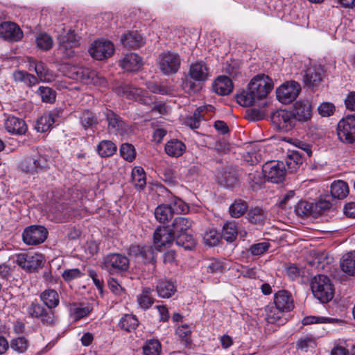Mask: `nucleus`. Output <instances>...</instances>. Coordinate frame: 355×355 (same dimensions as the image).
<instances>
[{"instance_id":"18","label":"nucleus","mask_w":355,"mask_h":355,"mask_svg":"<svg viewBox=\"0 0 355 355\" xmlns=\"http://www.w3.org/2000/svg\"><path fill=\"white\" fill-rule=\"evenodd\" d=\"M114 44L109 41H95L89 49L92 58L98 60H103L110 57L114 53Z\"/></svg>"},{"instance_id":"35","label":"nucleus","mask_w":355,"mask_h":355,"mask_svg":"<svg viewBox=\"0 0 355 355\" xmlns=\"http://www.w3.org/2000/svg\"><path fill=\"white\" fill-rule=\"evenodd\" d=\"M340 268L347 275L355 277V251L343 256L340 260Z\"/></svg>"},{"instance_id":"62","label":"nucleus","mask_w":355,"mask_h":355,"mask_svg":"<svg viewBox=\"0 0 355 355\" xmlns=\"http://www.w3.org/2000/svg\"><path fill=\"white\" fill-rule=\"evenodd\" d=\"M119 93L128 98H134L141 94V90L129 85H124L119 89Z\"/></svg>"},{"instance_id":"59","label":"nucleus","mask_w":355,"mask_h":355,"mask_svg":"<svg viewBox=\"0 0 355 355\" xmlns=\"http://www.w3.org/2000/svg\"><path fill=\"white\" fill-rule=\"evenodd\" d=\"M155 246L144 245L141 253V260L144 263H154L155 261Z\"/></svg>"},{"instance_id":"57","label":"nucleus","mask_w":355,"mask_h":355,"mask_svg":"<svg viewBox=\"0 0 355 355\" xmlns=\"http://www.w3.org/2000/svg\"><path fill=\"white\" fill-rule=\"evenodd\" d=\"M313 205L306 201H300L295 207V211L300 216L312 215Z\"/></svg>"},{"instance_id":"28","label":"nucleus","mask_w":355,"mask_h":355,"mask_svg":"<svg viewBox=\"0 0 355 355\" xmlns=\"http://www.w3.org/2000/svg\"><path fill=\"white\" fill-rule=\"evenodd\" d=\"M93 310V306L89 303H73L70 304L71 317L75 320H79L87 316Z\"/></svg>"},{"instance_id":"21","label":"nucleus","mask_w":355,"mask_h":355,"mask_svg":"<svg viewBox=\"0 0 355 355\" xmlns=\"http://www.w3.org/2000/svg\"><path fill=\"white\" fill-rule=\"evenodd\" d=\"M273 301L274 304L286 313L291 311L295 307L292 294L286 290L277 291L274 295Z\"/></svg>"},{"instance_id":"14","label":"nucleus","mask_w":355,"mask_h":355,"mask_svg":"<svg viewBox=\"0 0 355 355\" xmlns=\"http://www.w3.org/2000/svg\"><path fill=\"white\" fill-rule=\"evenodd\" d=\"M272 123L279 130L287 132L293 129L296 123L291 110H279L271 114Z\"/></svg>"},{"instance_id":"19","label":"nucleus","mask_w":355,"mask_h":355,"mask_svg":"<svg viewBox=\"0 0 355 355\" xmlns=\"http://www.w3.org/2000/svg\"><path fill=\"white\" fill-rule=\"evenodd\" d=\"M23 35V31L16 23L4 21L0 24V37L4 40L18 42L22 39Z\"/></svg>"},{"instance_id":"64","label":"nucleus","mask_w":355,"mask_h":355,"mask_svg":"<svg viewBox=\"0 0 355 355\" xmlns=\"http://www.w3.org/2000/svg\"><path fill=\"white\" fill-rule=\"evenodd\" d=\"M220 236L215 230H209L203 236L205 243L209 246L216 245L219 241Z\"/></svg>"},{"instance_id":"41","label":"nucleus","mask_w":355,"mask_h":355,"mask_svg":"<svg viewBox=\"0 0 355 355\" xmlns=\"http://www.w3.org/2000/svg\"><path fill=\"white\" fill-rule=\"evenodd\" d=\"M118 325L121 329L130 332L136 329L139 325V321L135 315L126 314L121 318Z\"/></svg>"},{"instance_id":"61","label":"nucleus","mask_w":355,"mask_h":355,"mask_svg":"<svg viewBox=\"0 0 355 355\" xmlns=\"http://www.w3.org/2000/svg\"><path fill=\"white\" fill-rule=\"evenodd\" d=\"M270 248L268 242H261L253 244L249 247L248 252L252 256H261Z\"/></svg>"},{"instance_id":"63","label":"nucleus","mask_w":355,"mask_h":355,"mask_svg":"<svg viewBox=\"0 0 355 355\" xmlns=\"http://www.w3.org/2000/svg\"><path fill=\"white\" fill-rule=\"evenodd\" d=\"M318 112L322 117H329L334 114L336 107L332 103L323 102L318 107Z\"/></svg>"},{"instance_id":"51","label":"nucleus","mask_w":355,"mask_h":355,"mask_svg":"<svg viewBox=\"0 0 355 355\" xmlns=\"http://www.w3.org/2000/svg\"><path fill=\"white\" fill-rule=\"evenodd\" d=\"M266 217L264 210L258 207L250 209L248 212V219L253 224H262Z\"/></svg>"},{"instance_id":"5","label":"nucleus","mask_w":355,"mask_h":355,"mask_svg":"<svg viewBox=\"0 0 355 355\" xmlns=\"http://www.w3.org/2000/svg\"><path fill=\"white\" fill-rule=\"evenodd\" d=\"M26 312L30 318L39 320L43 324L52 325L55 322L54 311L49 309L37 300L31 302L27 307Z\"/></svg>"},{"instance_id":"55","label":"nucleus","mask_w":355,"mask_h":355,"mask_svg":"<svg viewBox=\"0 0 355 355\" xmlns=\"http://www.w3.org/2000/svg\"><path fill=\"white\" fill-rule=\"evenodd\" d=\"M297 348L306 352L309 349L314 348L316 346L315 339L312 336H303L296 343Z\"/></svg>"},{"instance_id":"38","label":"nucleus","mask_w":355,"mask_h":355,"mask_svg":"<svg viewBox=\"0 0 355 355\" xmlns=\"http://www.w3.org/2000/svg\"><path fill=\"white\" fill-rule=\"evenodd\" d=\"M152 290L146 287L142 289L141 293L137 295L139 306L144 310L148 309L154 303L155 300L151 295Z\"/></svg>"},{"instance_id":"26","label":"nucleus","mask_w":355,"mask_h":355,"mask_svg":"<svg viewBox=\"0 0 355 355\" xmlns=\"http://www.w3.org/2000/svg\"><path fill=\"white\" fill-rule=\"evenodd\" d=\"M121 42L123 46L128 49H138L145 44L144 38L137 31L123 35Z\"/></svg>"},{"instance_id":"47","label":"nucleus","mask_w":355,"mask_h":355,"mask_svg":"<svg viewBox=\"0 0 355 355\" xmlns=\"http://www.w3.org/2000/svg\"><path fill=\"white\" fill-rule=\"evenodd\" d=\"M142 349L144 355H160L162 352L161 344L155 339L146 340Z\"/></svg>"},{"instance_id":"45","label":"nucleus","mask_w":355,"mask_h":355,"mask_svg":"<svg viewBox=\"0 0 355 355\" xmlns=\"http://www.w3.org/2000/svg\"><path fill=\"white\" fill-rule=\"evenodd\" d=\"M35 93L46 103H53L56 98V92L49 87L40 86Z\"/></svg>"},{"instance_id":"3","label":"nucleus","mask_w":355,"mask_h":355,"mask_svg":"<svg viewBox=\"0 0 355 355\" xmlns=\"http://www.w3.org/2000/svg\"><path fill=\"white\" fill-rule=\"evenodd\" d=\"M311 288L314 297L322 303L329 302L334 295V286L330 279L323 275H315L313 277Z\"/></svg>"},{"instance_id":"48","label":"nucleus","mask_w":355,"mask_h":355,"mask_svg":"<svg viewBox=\"0 0 355 355\" xmlns=\"http://www.w3.org/2000/svg\"><path fill=\"white\" fill-rule=\"evenodd\" d=\"M227 268L225 260L211 259L206 266L207 272L211 273H222Z\"/></svg>"},{"instance_id":"32","label":"nucleus","mask_w":355,"mask_h":355,"mask_svg":"<svg viewBox=\"0 0 355 355\" xmlns=\"http://www.w3.org/2000/svg\"><path fill=\"white\" fill-rule=\"evenodd\" d=\"M156 291L159 297L169 298L177 291L176 286L171 280H162L156 286Z\"/></svg>"},{"instance_id":"29","label":"nucleus","mask_w":355,"mask_h":355,"mask_svg":"<svg viewBox=\"0 0 355 355\" xmlns=\"http://www.w3.org/2000/svg\"><path fill=\"white\" fill-rule=\"evenodd\" d=\"M186 145L177 139L168 141L164 147L166 153L172 157H180L186 151Z\"/></svg>"},{"instance_id":"39","label":"nucleus","mask_w":355,"mask_h":355,"mask_svg":"<svg viewBox=\"0 0 355 355\" xmlns=\"http://www.w3.org/2000/svg\"><path fill=\"white\" fill-rule=\"evenodd\" d=\"M218 182L225 187H234L238 184V176L234 171H225L218 176Z\"/></svg>"},{"instance_id":"46","label":"nucleus","mask_w":355,"mask_h":355,"mask_svg":"<svg viewBox=\"0 0 355 355\" xmlns=\"http://www.w3.org/2000/svg\"><path fill=\"white\" fill-rule=\"evenodd\" d=\"M78 73H81V79L87 84H103L105 83V79L100 78L95 71L90 70L89 69H82L80 72H78Z\"/></svg>"},{"instance_id":"56","label":"nucleus","mask_w":355,"mask_h":355,"mask_svg":"<svg viewBox=\"0 0 355 355\" xmlns=\"http://www.w3.org/2000/svg\"><path fill=\"white\" fill-rule=\"evenodd\" d=\"M173 214L186 213L189 210V206L182 199L178 197H173L168 205Z\"/></svg>"},{"instance_id":"24","label":"nucleus","mask_w":355,"mask_h":355,"mask_svg":"<svg viewBox=\"0 0 355 355\" xmlns=\"http://www.w3.org/2000/svg\"><path fill=\"white\" fill-rule=\"evenodd\" d=\"M60 294L53 288H46L40 294V299L49 309L53 311L60 304Z\"/></svg>"},{"instance_id":"31","label":"nucleus","mask_w":355,"mask_h":355,"mask_svg":"<svg viewBox=\"0 0 355 355\" xmlns=\"http://www.w3.org/2000/svg\"><path fill=\"white\" fill-rule=\"evenodd\" d=\"M192 221L183 216L176 217L171 225V230L175 236L187 233L192 226Z\"/></svg>"},{"instance_id":"52","label":"nucleus","mask_w":355,"mask_h":355,"mask_svg":"<svg viewBox=\"0 0 355 355\" xmlns=\"http://www.w3.org/2000/svg\"><path fill=\"white\" fill-rule=\"evenodd\" d=\"M175 243L185 250H191L196 245V241L193 236L188 233L177 235Z\"/></svg>"},{"instance_id":"22","label":"nucleus","mask_w":355,"mask_h":355,"mask_svg":"<svg viewBox=\"0 0 355 355\" xmlns=\"http://www.w3.org/2000/svg\"><path fill=\"white\" fill-rule=\"evenodd\" d=\"M284 311L279 309L275 304H269L265 307L266 320L268 323L282 325L287 321Z\"/></svg>"},{"instance_id":"33","label":"nucleus","mask_w":355,"mask_h":355,"mask_svg":"<svg viewBox=\"0 0 355 355\" xmlns=\"http://www.w3.org/2000/svg\"><path fill=\"white\" fill-rule=\"evenodd\" d=\"M34 67L35 71L37 74V78L39 82H51L53 80V76L52 73L48 69L46 64L42 62H37L35 60H33L31 66Z\"/></svg>"},{"instance_id":"20","label":"nucleus","mask_w":355,"mask_h":355,"mask_svg":"<svg viewBox=\"0 0 355 355\" xmlns=\"http://www.w3.org/2000/svg\"><path fill=\"white\" fill-rule=\"evenodd\" d=\"M176 236L169 227H159L153 234V242L157 251H160L162 247L170 245L175 241Z\"/></svg>"},{"instance_id":"43","label":"nucleus","mask_w":355,"mask_h":355,"mask_svg":"<svg viewBox=\"0 0 355 355\" xmlns=\"http://www.w3.org/2000/svg\"><path fill=\"white\" fill-rule=\"evenodd\" d=\"M132 180L135 187L143 189L146 184V173L141 166H136L132 171Z\"/></svg>"},{"instance_id":"9","label":"nucleus","mask_w":355,"mask_h":355,"mask_svg":"<svg viewBox=\"0 0 355 355\" xmlns=\"http://www.w3.org/2000/svg\"><path fill=\"white\" fill-rule=\"evenodd\" d=\"M50 164L51 161L47 156L37 155L23 159L20 163V168L23 171L34 174L47 170Z\"/></svg>"},{"instance_id":"7","label":"nucleus","mask_w":355,"mask_h":355,"mask_svg":"<svg viewBox=\"0 0 355 355\" xmlns=\"http://www.w3.org/2000/svg\"><path fill=\"white\" fill-rule=\"evenodd\" d=\"M336 130L338 137L343 143L355 142V114L347 115L340 120Z\"/></svg>"},{"instance_id":"8","label":"nucleus","mask_w":355,"mask_h":355,"mask_svg":"<svg viewBox=\"0 0 355 355\" xmlns=\"http://www.w3.org/2000/svg\"><path fill=\"white\" fill-rule=\"evenodd\" d=\"M160 71L164 75H172L176 73L181 64L180 55L174 52L164 51L162 53L157 60Z\"/></svg>"},{"instance_id":"54","label":"nucleus","mask_w":355,"mask_h":355,"mask_svg":"<svg viewBox=\"0 0 355 355\" xmlns=\"http://www.w3.org/2000/svg\"><path fill=\"white\" fill-rule=\"evenodd\" d=\"M36 44L39 49L48 51L53 46V40L52 37L46 33H42L36 37Z\"/></svg>"},{"instance_id":"6","label":"nucleus","mask_w":355,"mask_h":355,"mask_svg":"<svg viewBox=\"0 0 355 355\" xmlns=\"http://www.w3.org/2000/svg\"><path fill=\"white\" fill-rule=\"evenodd\" d=\"M128 258L119 253H112L104 257L102 262V268L110 274H114L126 271L129 268Z\"/></svg>"},{"instance_id":"10","label":"nucleus","mask_w":355,"mask_h":355,"mask_svg":"<svg viewBox=\"0 0 355 355\" xmlns=\"http://www.w3.org/2000/svg\"><path fill=\"white\" fill-rule=\"evenodd\" d=\"M16 263L27 272L36 271L44 262V257L40 253L23 252L17 254Z\"/></svg>"},{"instance_id":"30","label":"nucleus","mask_w":355,"mask_h":355,"mask_svg":"<svg viewBox=\"0 0 355 355\" xmlns=\"http://www.w3.org/2000/svg\"><path fill=\"white\" fill-rule=\"evenodd\" d=\"M12 78L16 83H23L28 87L39 83L38 78L26 71L16 70L12 73Z\"/></svg>"},{"instance_id":"58","label":"nucleus","mask_w":355,"mask_h":355,"mask_svg":"<svg viewBox=\"0 0 355 355\" xmlns=\"http://www.w3.org/2000/svg\"><path fill=\"white\" fill-rule=\"evenodd\" d=\"M28 347V341L24 337H18L10 342V348L17 353L25 352Z\"/></svg>"},{"instance_id":"25","label":"nucleus","mask_w":355,"mask_h":355,"mask_svg":"<svg viewBox=\"0 0 355 355\" xmlns=\"http://www.w3.org/2000/svg\"><path fill=\"white\" fill-rule=\"evenodd\" d=\"M6 130L13 135H24L27 130V125L25 121L15 116H9L5 122Z\"/></svg>"},{"instance_id":"2","label":"nucleus","mask_w":355,"mask_h":355,"mask_svg":"<svg viewBox=\"0 0 355 355\" xmlns=\"http://www.w3.org/2000/svg\"><path fill=\"white\" fill-rule=\"evenodd\" d=\"M209 68L203 61L191 64L182 88L187 93L196 92L199 89V83H204L209 77Z\"/></svg>"},{"instance_id":"27","label":"nucleus","mask_w":355,"mask_h":355,"mask_svg":"<svg viewBox=\"0 0 355 355\" xmlns=\"http://www.w3.org/2000/svg\"><path fill=\"white\" fill-rule=\"evenodd\" d=\"M213 90L220 96L228 95L233 90L232 80L226 76L218 77L213 83Z\"/></svg>"},{"instance_id":"17","label":"nucleus","mask_w":355,"mask_h":355,"mask_svg":"<svg viewBox=\"0 0 355 355\" xmlns=\"http://www.w3.org/2000/svg\"><path fill=\"white\" fill-rule=\"evenodd\" d=\"M105 115L110 132L121 136L128 132L130 130L128 124L112 110L107 109Z\"/></svg>"},{"instance_id":"11","label":"nucleus","mask_w":355,"mask_h":355,"mask_svg":"<svg viewBox=\"0 0 355 355\" xmlns=\"http://www.w3.org/2000/svg\"><path fill=\"white\" fill-rule=\"evenodd\" d=\"M48 231L42 225H31L25 228L22 233L23 241L28 245H37L45 241Z\"/></svg>"},{"instance_id":"13","label":"nucleus","mask_w":355,"mask_h":355,"mask_svg":"<svg viewBox=\"0 0 355 355\" xmlns=\"http://www.w3.org/2000/svg\"><path fill=\"white\" fill-rule=\"evenodd\" d=\"M301 91L300 85L295 81L287 82L277 89V98L281 103L288 104L293 101Z\"/></svg>"},{"instance_id":"1","label":"nucleus","mask_w":355,"mask_h":355,"mask_svg":"<svg viewBox=\"0 0 355 355\" xmlns=\"http://www.w3.org/2000/svg\"><path fill=\"white\" fill-rule=\"evenodd\" d=\"M272 88V80L269 76L258 74L250 80L248 88L237 95V102L242 106H252L257 101L265 98Z\"/></svg>"},{"instance_id":"15","label":"nucleus","mask_w":355,"mask_h":355,"mask_svg":"<svg viewBox=\"0 0 355 355\" xmlns=\"http://www.w3.org/2000/svg\"><path fill=\"white\" fill-rule=\"evenodd\" d=\"M324 69L320 64L309 67L303 76V83L309 88H317L320 86L324 76Z\"/></svg>"},{"instance_id":"37","label":"nucleus","mask_w":355,"mask_h":355,"mask_svg":"<svg viewBox=\"0 0 355 355\" xmlns=\"http://www.w3.org/2000/svg\"><path fill=\"white\" fill-rule=\"evenodd\" d=\"M349 192L347 184L343 180L335 181L331 186V194L334 198L342 199L347 196Z\"/></svg>"},{"instance_id":"23","label":"nucleus","mask_w":355,"mask_h":355,"mask_svg":"<svg viewBox=\"0 0 355 355\" xmlns=\"http://www.w3.org/2000/svg\"><path fill=\"white\" fill-rule=\"evenodd\" d=\"M119 66L127 71L135 72L141 69L142 60L137 54L130 53L119 61Z\"/></svg>"},{"instance_id":"12","label":"nucleus","mask_w":355,"mask_h":355,"mask_svg":"<svg viewBox=\"0 0 355 355\" xmlns=\"http://www.w3.org/2000/svg\"><path fill=\"white\" fill-rule=\"evenodd\" d=\"M286 168L283 161H270L263 165L265 178L272 182H280L284 180Z\"/></svg>"},{"instance_id":"34","label":"nucleus","mask_w":355,"mask_h":355,"mask_svg":"<svg viewBox=\"0 0 355 355\" xmlns=\"http://www.w3.org/2000/svg\"><path fill=\"white\" fill-rule=\"evenodd\" d=\"M55 114L53 112L44 113L37 121L36 130L40 132H46L51 129L55 123Z\"/></svg>"},{"instance_id":"60","label":"nucleus","mask_w":355,"mask_h":355,"mask_svg":"<svg viewBox=\"0 0 355 355\" xmlns=\"http://www.w3.org/2000/svg\"><path fill=\"white\" fill-rule=\"evenodd\" d=\"M121 157L128 162H132L136 157V152L134 146L130 144H123L120 148Z\"/></svg>"},{"instance_id":"40","label":"nucleus","mask_w":355,"mask_h":355,"mask_svg":"<svg viewBox=\"0 0 355 355\" xmlns=\"http://www.w3.org/2000/svg\"><path fill=\"white\" fill-rule=\"evenodd\" d=\"M248 205L242 199H236L229 207V212L232 217L239 218L248 210Z\"/></svg>"},{"instance_id":"49","label":"nucleus","mask_w":355,"mask_h":355,"mask_svg":"<svg viewBox=\"0 0 355 355\" xmlns=\"http://www.w3.org/2000/svg\"><path fill=\"white\" fill-rule=\"evenodd\" d=\"M79 118L81 125L85 129L92 128L98 123L96 114L89 110L83 111Z\"/></svg>"},{"instance_id":"4","label":"nucleus","mask_w":355,"mask_h":355,"mask_svg":"<svg viewBox=\"0 0 355 355\" xmlns=\"http://www.w3.org/2000/svg\"><path fill=\"white\" fill-rule=\"evenodd\" d=\"M58 41V51L65 58L74 55V49L79 46V41L73 31L71 29L63 31L57 37Z\"/></svg>"},{"instance_id":"50","label":"nucleus","mask_w":355,"mask_h":355,"mask_svg":"<svg viewBox=\"0 0 355 355\" xmlns=\"http://www.w3.org/2000/svg\"><path fill=\"white\" fill-rule=\"evenodd\" d=\"M237 235V226L235 222H227L223 227L221 236L228 242H232Z\"/></svg>"},{"instance_id":"44","label":"nucleus","mask_w":355,"mask_h":355,"mask_svg":"<svg viewBox=\"0 0 355 355\" xmlns=\"http://www.w3.org/2000/svg\"><path fill=\"white\" fill-rule=\"evenodd\" d=\"M173 216V211L168 205H159L155 210V216L162 223L168 222Z\"/></svg>"},{"instance_id":"53","label":"nucleus","mask_w":355,"mask_h":355,"mask_svg":"<svg viewBox=\"0 0 355 355\" xmlns=\"http://www.w3.org/2000/svg\"><path fill=\"white\" fill-rule=\"evenodd\" d=\"M205 117L202 115V109L196 108L191 116L185 119V124L191 129H197L200 127L202 120Z\"/></svg>"},{"instance_id":"42","label":"nucleus","mask_w":355,"mask_h":355,"mask_svg":"<svg viewBox=\"0 0 355 355\" xmlns=\"http://www.w3.org/2000/svg\"><path fill=\"white\" fill-rule=\"evenodd\" d=\"M116 146L110 140H103L97 146V151L102 157H107L113 155L116 151Z\"/></svg>"},{"instance_id":"36","label":"nucleus","mask_w":355,"mask_h":355,"mask_svg":"<svg viewBox=\"0 0 355 355\" xmlns=\"http://www.w3.org/2000/svg\"><path fill=\"white\" fill-rule=\"evenodd\" d=\"M302 162L303 158L300 153L298 151L293 150L286 155L284 163L291 172H293L299 168Z\"/></svg>"},{"instance_id":"16","label":"nucleus","mask_w":355,"mask_h":355,"mask_svg":"<svg viewBox=\"0 0 355 355\" xmlns=\"http://www.w3.org/2000/svg\"><path fill=\"white\" fill-rule=\"evenodd\" d=\"M291 112L295 123L308 122L311 119L313 114L311 103L308 100L297 101L293 104Z\"/></svg>"}]
</instances>
